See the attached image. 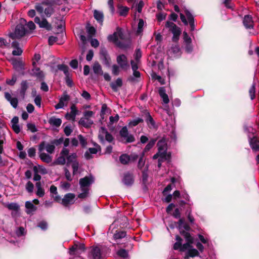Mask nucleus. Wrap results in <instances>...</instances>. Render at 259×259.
Segmentation results:
<instances>
[{
    "instance_id": "44",
    "label": "nucleus",
    "mask_w": 259,
    "mask_h": 259,
    "mask_svg": "<svg viewBox=\"0 0 259 259\" xmlns=\"http://www.w3.org/2000/svg\"><path fill=\"white\" fill-rule=\"evenodd\" d=\"M44 13L47 17H50L54 13V9L52 6H48L45 9Z\"/></svg>"
},
{
    "instance_id": "7",
    "label": "nucleus",
    "mask_w": 259,
    "mask_h": 259,
    "mask_svg": "<svg viewBox=\"0 0 259 259\" xmlns=\"http://www.w3.org/2000/svg\"><path fill=\"white\" fill-rule=\"evenodd\" d=\"M119 135L122 138L125 139V141L123 142L125 144L132 143L135 141V137L133 135L128 134L127 128L125 126L120 130Z\"/></svg>"
},
{
    "instance_id": "24",
    "label": "nucleus",
    "mask_w": 259,
    "mask_h": 259,
    "mask_svg": "<svg viewBox=\"0 0 259 259\" xmlns=\"http://www.w3.org/2000/svg\"><path fill=\"white\" fill-rule=\"evenodd\" d=\"M28 87L27 80H24L21 81L20 84V94L23 98H24L26 92L28 89Z\"/></svg>"
},
{
    "instance_id": "39",
    "label": "nucleus",
    "mask_w": 259,
    "mask_h": 259,
    "mask_svg": "<svg viewBox=\"0 0 259 259\" xmlns=\"http://www.w3.org/2000/svg\"><path fill=\"white\" fill-rule=\"evenodd\" d=\"M119 10V15L123 17H125L127 15L129 11V8L125 6H119L118 7Z\"/></svg>"
},
{
    "instance_id": "18",
    "label": "nucleus",
    "mask_w": 259,
    "mask_h": 259,
    "mask_svg": "<svg viewBox=\"0 0 259 259\" xmlns=\"http://www.w3.org/2000/svg\"><path fill=\"white\" fill-rule=\"evenodd\" d=\"M70 113H67L65 117L68 120H74L75 116L77 113L78 110L74 104H72L70 107Z\"/></svg>"
},
{
    "instance_id": "46",
    "label": "nucleus",
    "mask_w": 259,
    "mask_h": 259,
    "mask_svg": "<svg viewBox=\"0 0 259 259\" xmlns=\"http://www.w3.org/2000/svg\"><path fill=\"white\" fill-rule=\"evenodd\" d=\"M117 254L122 258H126L128 257V252L124 249H120L117 252Z\"/></svg>"
},
{
    "instance_id": "32",
    "label": "nucleus",
    "mask_w": 259,
    "mask_h": 259,
    "mask_svg": "<svg viewBox=\"0 0 259 259\" xmlns=\"http://www.w3.org/2000/svg\"><path fill=\"white\" fill-rule=\"evenodd\" d=\"M119 159L121 164L125 165L129 163L131 158L128 155L126 154H122L119 156Z\"/></svg>"
},
{
    "instance_id": "13",
    "label": "nucleus",
    "mask_w": 259,
    "mask_h": 259,
    "mask_svg": "<svg viewBox=\"0 0 259 259\" xmlns=\"http://www.w3.org/2000/svg\"><path fill=\"white\" fill-rule=\"evenodd\" d=\"M75 197V195L73 193H67L65 194L63 198L62 199L61 203L64 206H67L69 204L73 203Z\"/></svg>"
},
{
    "instance_id": "53",
    "label": "nucleus",
    "mask_w": 259,
    "mask_h": 259,
    "mask_svg": "<svg viewBox=\"0 0 259 259\" xmlns=\"http://www.w3.org/2000/svg\"><path fill=\"white\" fill-rule=\"evenodd\" d=\"M37 227L42 230H46L48 228V223L47 222L42 221L38 223Z\"/></svg>"
},
{
    "instance_id": "27",
    "label": "nucleus",
    "mask_w": 259,
    "mask_h": 259,
    "mask_svg": "<svg viewBox=\"0 0 259 259\" xmlns=\"http://www.w3.org/2000/svg\"><path fill=\"white\" fill-rule=\"evenodd\" d=\"M148 165H147L142 170V184L144 185L145 188L147 187V184L148 183V174L147 171L148 170Z\"/></svg>"
},
{
    "instance_id": "59",
    "label": "nucleus",
    "mask_w": 259,
    "mask_h": 259,
    "mask_svg": "<svg viewBox=\"0 0 259 259\" xmlns=\"http://www.w3.org/2000/svg\"><path fill=\"white\" fill-rule=\"evenodd\" d=\"M70 96L67 94L66 92H64L59 100L60 101H62V102L64 103L65 101L68 102L70 100Z\"/></svg>"
},
{
    "instance_id": "15",
    "label": "nucleus",
    "mask_w": 259,
    "mask_h": 259,
    "mask_svg": "<svg viewBox=\"0 0 259 259\" xmlns=\"http://www.w3.org/2000/svg\"><path fill=\"white\" fill-rule=\"evenodd\" d=\"M30 74L32 76L36 77L39 81H42L45 79V73L40 69V68H32Z\"/></svg>"
},
{
    "instance_id": "19",
    "label": "nucleus",
    "mask_w": 259,
    "mask_h": 259,
    "mask_svg": "<svg viewBox=\"0 0 259 259\" xmlns=\"http://www.w3.org/2000/svg\"><path fill=\"white\" fill-rule=\"evenodd\" d=\"M185 14L188 19V23L191 27V31H193L195 29V20L193 16L188 10H185Z\"/></svg>"
},
{
    "instance_id": "12",
    "label": "nucleus",
    "mask_w": 259,
    "mask_h": 259,
    "mask_svg": "<svg viewBox=\"0 0 259 259\" xmlns=\"http://www.w3.org/2000/svg\"><path fill=\"white\" fill-rule=\"evenodd\" d=\"M45 148H46V151L52 154L54 153L55 149V146L50 143V144H48L47 145H46V142L45 141H42L40 142L38 146V150L40 152L42 151Z\"/></svg>"
},
{
    "instance_id": "56",
    "label": "nucleus",
    "mask_w": 259,
    "mask_h": 259,
    "mask_svg": "<svg viewBox=\"0 0 259 259\" xmlns=\"http://www.w3.org/2000/svg\"><path fill=\"white\" fill-rule=\"evenodd\" d=\"M64 139L63 137L59 138V139H55L51 141V143L53 144L55 146H59L63 142Z\"/></svg>"
},
{
    "instance_id": "30",
    "label": "nucleus",
    "mask_w": 259,
    "mask_h": 259,
    "mask_svg": "<svg viewBox=\"0 0 259 259\" xmlns=\"http://www.w3.org/2000/svg\"><path fill=\"white\" fill-rule=\"evenodd\" d=\"M4 206L9 210L18 211L20 209V206L17 203L11 202L10 203L6 204Z\"/></svg>"
},
{
    "instance_id": "3",
    "label": "nucleus",
    "mask_w": 259,
    "mask_h": 259,
    "mask_svg": "<svg viewBox=\"0 0 259 259\" xmlns=\"http://www.w3.org/2000/svg\"><path fill=\"white\" fill-rule=\"evenodd\" d=\"M27 30L22 24H18L15 28L14 32H11L9 36L12 39H20L25 35Z\"/></svg>"
},
{
    "instance_id": "64",
    "label": "nucleus",
    "mask_w": 259,
    "mask_h": 259,
    "mask_svg": "<svg viewBox=\"0 0 259 259\" xmlns=\"http://www.w3.org/2000/svg\"><path fill=\"white\" fill-rule=\"evenodd\" d=\"M27 152L30 157H33L35 155L36 150L34 147H31L28 149Z\"/></svg>"
},
{
    "instance_id": "1",
    "label": "nucleus",
    "mask_w": 259,
    "mask_h": 259,
    "mask_svg": "<svg viewBox=\"0 0 259 259\" xmlns=\"http://www.w3.org/2000/svg\"><path fill=\"white\" fill-rule=\"evenodd\" d=\"M109 42H113L116 47L122 49L126 50L131 47V42L130 39H125L124 35L122 28L117 27L112 34L107 37Z\"/></svg>"
},
{
    "instance_id": "14",
    "label": "nucleus",
    "mask_w": 259,
    "mask_h": 259,
    "mask_svg": "<svg viewBox=\"0 0 259 259\" xmlns=\"http://www.w3.org/2000/svg\"><path fill=\"white\" fill-rule=\"evenodd\" d=\"M94 182V178L90 176L89 177L85 176L79 180V183L80 187H89Z\"/></svg>"
},
{
    "instance_id": "21",
    "label": "nucleus",
    "mask_w": 259,
    "mask_h": 259,
    "mask_svg": "<svg viewBox=\"0 0 259 259\" xmlns=\"http://www.w3.org/2000/svg\"><path fill=\"white\" fill-rule=\"evenodd\" d=\"M249 143L253 151H259V140L255 137L250 138Z\"/></svg>"
},
{
    "instance_id": "5",
    "label": "nucleus",
    "mask_w": 259,
    "mask_h": 259,
    "mask_svg": "<svg viewBox=\"0 0 259 259\" xmlns=\"http://www.w3.org/2000/svg\"><path fill=\"white\" fill-rule=\"evenodd\" d=\"M57 67L58 70L64 72L65 75V81L66 84L69 87H72L73 83L72 79L70 78V73L68 71V66L66 65L62 64L58 65Z\"/></svg>"
},
{
    "instance_id": "37",
    "label": "nucleus",
    "mask_w": 259,
    "mask_h": 259,
    "mask_svg": "<svg viewBox=\"0 0 259 259\" xmlns=\"http://www.w3.org/2000/svg\"><path fill=\"white\" fill-rule=\"evenodd\" d=\"M25 207L29 209V210L26 211L27 214H29L30 212L34 211L36 210V206H35L32 202L28 201L25 202Z\"/></svg>"
},
{
    "instance_id": "6",
    "label": "nucleus",
    "mask_w": 259,
    "mask_h": 259,
    "mask_svg": "<svg viewBox=\"0 0 259 259\" xmlns=\"http://www.w3.org/2000/svg\"><path fill=\"white\" fill-rule=\"evenodd\" d=\"M12 64L13 68L19 73L23 76L25 75V63L22 61L18 60L16 59L12 60Z\"/></svg>"
},
{
    "instance_id": "58",
    "label": "nucleus",
    "mask_w": 259,
    "mask_h": 259,
    "mask_svg": "<svg viewBox=\"0 0 259 259\" xmlns=\"http://www.w3.org/2000/svg\"><path fill=\"white\" fill-rule=\"evenodd\" d=\"M27 127L28 130H30L32 133H35L37 131V130L33 123H27Z\"/></svg>"
},
{
    "instance_id": "61",
    "label": "nucleus",
    "mask_w": 259,
    "mask_h": 259,
    "mask_svg": "<svg viewBox=\"0 0 259 259\" xmlns=\"http://www.w3.org/2000/svg\"><path fill=\"white\" fill-rule=\"evenodd\" d=\"M185 51L188 53H190L193 51V47L191 42H186L185 46Z\"/></svg>"
},
{
    "instance_id": "49",
    "label": "nucleus",
    "mask_w": 259,
    "mask_h": 259,
    "mask_svg": "<svg viewBox=\"0 0 259 259\" xmlns=\"http://www.w3.org/2000/svg\"><path fill=\"white\" fill-rule=\"evenodd\" d=\"M144 22L142 19H140L138 24L137 33L139 34L143 31V27L144 26Z\"/></svg>"
},
{
    "instance_id": "10",
    "label": "nucleus",
    "mask_w": 259,
    "mask_h": 259,
    "mask_svg": "<svg viewBox=\"0 0 259 259\" xmlns=\"http://www.w3.org/2000/svg\"><path fill=\"white\" fill-rule=\"evenodd\" d=\"M34 22L39 25L40 28H45L48 31H50L52 29V25L50 24L47 20L45 18H43L42 20H40L38 17H36L34 18Z\"/></svg>"
},
{
    "instance_id": "38",
    "label": "nucleus",
    "mask_w": 259,
    "mask_h": 259,
    "mask_svg": "<svg viewBox=\"0 0 259 259\" xmlns=\"http://www.w3.org/2000/svg\"><path fill=\"white\" fill-rule=\"evenodd\" d=\"M158 152L160 154L162 153L163 151H167L166 145L161 141L157 143Z\"/></svg>"
},
{
    "instance_id": "43",
    "label": "nucleus",
    "mask_w": 259,
    "mask_h": 259,
    "mask_svg": "<svg viewBox=\"0 0 259 259\" xmlns=\"http://www.w3.org/2000/svg\"><path fill=\"white\" fill-rule=\"evenodd\" d=\"M160 159H163V161L168 160L171 158V153H167V151H163L162 153H160Z\"/></svg>"
},
{
    "instance_id": "42",
    "label": "nucleus",
    "mask_w": 259,
    "mask_h": 259,
    "mask_svg": "<svg viewBox=\"0 0 259 259\" xmlns=\"http://www.w3.org/2000/svg\"><path fill=\"white\" fill-rule=\"evenodd\" d=\"M140 76H141V73L139 71H138V70L133 71V76H130V77H128V78L127 79V81L131 82H134L135 81V77L139 78V77H140Z\"/></svg>"
},
{
    "instance_id": "60",
    "label": "nucleus",
    "mask_w": 259,
    "mask_h": 259,
    "mask_svg": "<svg viewBox=\"0 0 259 259\" xmlns=\"http://www.w3.org/2000/svg\"><path fill=\"white\" fill-rule=\"evenodd\" d=\"M58 37L54 36H51L49 37L48 43L50 46L53 45L55 42L58 41Z\"/></svg>"
},
{
    "instance_id": "16",
    "label": "nucleus",
    "mask_w": 259,
    "mask_h": 259,
    "mask_svg": "<svg viewBox=\"0 0 259 259\" xmlns=\"http://www.w3.org/2000/svg\"><path fill=\"white\" fill-rule=\"evenodd\" d=\"M91 253L93 259H101L103 257V253L101 252L100 248L98 246H92Z\"/></svg>"
},
{
    "instance_id": "52",
    "label": "nucleus",
    "mask_w": 259,
    "mask_h": 259,
    "mask_svg": "<svg viewBox=\"0 0 259 259\" xmlns=\"http://www.w3.org/2000/svg\"><path fill=\"white\" fill-rule=\"evenodd\" d=\"M78 138L81 146L82 147H85L86 145H87V140L84 138V137L81 135H79L78 136Z\"/></svg>"
},
{
    "instance_id": "51",
    "label": "nucleus",
    "mask_w": 259,
    "mask_h": 259,
    "mask_svg": "<svg viewBox=\"0 0 259 259\" xmlns=\"http://www.w3.org/2000/svg\"><path fill=\"white\" fill-rule=\"evenodd\" d=\"M34 185L31 181H28L26 185V189L29 193H32L33 191Z\"/></svg>"
},
{
    "instance_id": "62",
    "label": "nucleus",
    "mask_w": 259,
    "mask_h": 259,
    "mask_svg": "<svg viewBox=\"0 0 259 259\" xmlns=\"http://www.w3.org/2000/svg\"><path fill=\"white\" fill-rule=\"evenodd\" d=\"M76 153H72L71 155H68L67 157V164L73 162V160L76 159Z\"/></svg>"
},
{
    "instance_id": "23",
    "label": "nucleus",
    "mask_w": 259,
    "mask_h": 259,
    "mask_svg": "<svg viewBox=\"0 0 259 259\" xmlns=\"http://www.w3.org/2000/svg\"><path fill=\"white\" fill-rule=\"evenodd\" d=\"M94 17L99 23L101 25L103 24L104 16L102 12L95 10L94 11Z\"/></svg>"
},
{
    "instance_id": "29",
    "label": "nucleus",
    "mask_w": 259,
    "mask_h": 259,
    "mask_svg": "<svg viewBox=\"0 0 259 259\" xmlns=\"http://www.w3.org/2000/svg\"><path fill=\"white\" fill-rule=\"evenodd\" d=\"M122 85V80L120 78H118L115 82H111L110 83V87L112 90L114 92H116L118 91V88L121 87Z\"/></svg>"
},
{
    "instance_id": "41",
    "label": "nucleus",
    "mask_w": 259,
    "mask_h": 259,
    "mask_svg": "<svg viewBox=\"0 0 259 259\" xmlns=\"http://www.w3.org/2000/svg\"><path fill=\"white\" fill-rule=\"evenodd\" d=\"M144 153H142L139 159L137 165L138 168L141 170H143V168L144 167L145 164V161L144 160Z\"/></svg>"
},
{
    "instance_id": "8",
    "label": "nucleus",
    "mask_w": 259,
    "mask_h": 259,
    "mask_svg": "<svg viewBox=\"0 0 259 259\" xmlns=\"http://www.w3.org/2000/svg\"><path fill=\"white\" fill-rule=\"evenodd\" d=\"M116 61L121 69L127 70L129 68L127 58L125 55H118L116 58Z\"/></svg>"
},
{
    "instance_id": "11",
    "label": "nucleus",
    "mask_w": 259,
    "mask_h": 259,
    "mask_svg": "<svg viewBox=\"0 0 259 259\" xmlns=\"http://www.w3.org/2000/svg\"><path fill=\"white\" fill-rule=\"evenodd\" d=\"M142 116L145 118V120L150 128L155 126V122L147 110H144L142 111Z\"/></svg>"
},
{
    "instance_id": "4",
    "label": "nucleus",
    "mask_w": 259,
    "mask_h": 259,
    "mask_svg": "<svg viewBox=\"0 0 259 259\" xmlns=\"http://www.w3.org/2000/svg\"><path fill=\"white\" fill-rule=\"evenodd\" d=\"M122 183L126 187H131L135 182V176L131 171H127L122 174Z\"/></svg>"
},
{
    "instance_id": "31",
    "label": "nucleus",
    "mask_w": 259,
    "mask_h": 259,
    "mask_svg": "<svg viewBox=\"0 0 259 259\" xmlns=\"http://www.w3.org/2000/svg\"><path fill=\"white\" fill-rule=\"evenodd\" d=\"M126 235V232L124 231L116 230L114 234L113 238L115 240L121 239L124 238Z\"/></svg>"
},
{
    "instance_id": "35",
    "label": "nucleus",
    "mask_w": 259,
    "mask_h": 259,
    "mask_svg": "<svg viewBox=\"0 0 259 259\" xmlns=\"http://www.w3.org/2000/svg\"><path fill=\"white\" fill-rule=\"evenodd\" d=\"M39 157L43 162L47 163H50L52 160V156L44 152L39 155Z\"/></svg>"
},
{
    "instance_id": "40",
    "label": "nucleus",
    "mask_w": 259,
    "mask_h": 259,
    "mask_svg": "<svg viewBox=\"0 0 259 259\" xmlns=\"http://www.w3.org/2000/svg\"><path fill=\"white\" fill-rule=\"evenodd\" d=\"M199 254L198 251L195 248H191L189 249L187 252V257H194L195 256H197Z\"/></svg>"
},
{
    "instance_id": "54",
    "label": "nucleus",
    "mask_w": 259,
    "mask_h": 259,
    "mask_svg": "<svg viewBox=\"0 0 259 259\" xmlns=\"http://www.w3.org/2000/svg\"><path fill=\"white\" fill-rule=\"evenodd\" d=\"M192 244L186 242L183 245L182 244L181 248H180V251L184 252L187 249L192 248Z\"/></svg>"
},
{
    "instance_id": "20",
    "label": "nucleus",
    "mask_w": 259,
    "mask_h": 259,
    "mask_svg": "<svg viewBox=\"0 0 259 259\" xmlns=\"http://www.w3.org/2000/svg\"><path fill=\"white\" fill-rule=\"evenodd\" d=\"M18 122L19 118L18 116H14L11 120L12 128L16 134H19L21 131L20 126L18 125Z\"/></svg>"
},
{
    "instance_id": "47",
    "label": "nucleus",
    "mask_w": 259,
    "mask_h": 259,
    "mask_svg": "<svg viewBox=\"0 0 259 259\" xmlns=\"http://www.w3.org/2000/svg\"><path fill=\"white\" fill-rule=\"evenodd\" d=\"M87 31L90 37H92L96 33V30L93 26H87Z\"/></svg>"
},
{
    "instance_id": "57",
    "label": "nucleus",
    "mask_w": 259,
    "mask_h": 259,
    "mask_svg": "<svg viewBox=\"0 0 259 259\" xmlns=\"http://www.w3.org/2000/svg\"><path fill=\"white\" fill-rule=\"evenodd\" d=\"M66 160L63 156H59L56 162H55L56 164L64 165L65 163Z\"/></svg>"
},
{
    "instance_id": "34",
    "label": "nucleus",
    "mask_w": 259,
    "mask_h": 259,
    "mask_svg": "<svg viewBox=\"0 0 259 259\" xmlns=\"http://www.w3.org/2000/svg\"><path fill=\"white\" fill-rule=\"evenodd\" d=\"M156 141V139H152L150 140L149 143L145 146V148L143 150V151L142 153H144V155H145V153L149 151L155 145V142Z\"/></svg>"
},
{
    "instance_id": "45",
    "label": "nucleus",
    "mask_w": 259,
    "mask_h": 259,
    "mask_svg": "<svg viewBox=\"0 0 259 259\" xmlns=\"http://www.w3.org/2000/svg\"><path fill=\"white\" fill-rule=\"evenodd\" d=\"M249 94L251 100L255 97V85L253 83L249 90Z\"/></svg>"
},
{
    "instance_id": "26",
    "label": "nucleus",
    "mask_w": 259,
    "mask_h": 259,
    "mask_svg": "<svg viewBox=\"0 0 259 259\" xmlns=\"http://www.w3.org/2000/svg\"><path fill=\"white\" fill-rule=\"evenodd\" d=\"M79 124L85 128H90L94 123L93 121L88 118H81L78 122Z\"/></svg>"
},
{
    "instance_id": "36",
    "label": "nucleus",
    "mask_w": 259,
    "mask_h": 259,
    "mask_svg": "<svg viewBox=\"0 0 259 259\" xmlns=\"http://www.w3.org/2000/svg\"><path fill=\"white\" fill-rule=\"evenodd\" d=\"M143 122L144 120L142 118L138 117L136 119H134L132 120H131L128 122V126L129 127H133L137 126L140 123H143Z\"/></svg>"
},
{
    "instance_id": "28",
    "label": "nucleus",
    "mask_w": 259,
    "mask_h": 259,
    "mask_svg": "<svg viewBox=\"0 0 259 259\" xmlns=\"http://www.w3.org/2000/svg\"><path fill=\"white\" fill-rule=\"evenodd\" d=\"M48 122L51 125L58 127L62 123V120L60 118H56L55 116H53L50 118Z\"/></svg>"
},
{
    "instance_id": "2",
    "label": "nucleus",
    "mask_w": 259,
    "mask_h": 259,
    "mask_svg": "<svg viewBox=\"0 0 259 259\" xmlns=\"http://www.w3.org/2000/svg\"><path fill=\"white\" fill-rule=\"evenodd\" d=\"M165 26L166 28H168L169 31L173 34L172 37V41L177 42L182 32L181 28L177 26L174 23L169 21H166Z\"/></svg>"
},
{
    "instance_id": "22",
    "label": "nucleus",
    "mask_w": 259,
    "mask_h": 259,
    "mask_svg": "<svg viewBox=\"0 0 259 259\" xmlns=\"http://www.w3.org/2000/svg\"><path fill=\"white\" fill-rule=\"evenodd\" d=\"M158 93L164 104H167L169 102L168 95L166 94V91L164 87H160L158 90Z\"/></svg>"
},
{
    "instance_id": "17",
    "label": "nucleus",
    "mask_w": 259,
    "mask_h": 259,
    "mask_svg": "<svg viewBox=\"0 0 259 259\" xmlns=\"http://www.w3.org/2000/svg\"><path fill=\"white\" fill-rule=\"evenodd\" d=\"M243 24L246 29H252L253 21L252 16L250 15H245L243 20Z\"/></svg>"
},
{
    "instance_id": "50",
    "label": "nucleus",
    "mask_w": 259,
    "mask_h": 259,
    "mask_svg": "<svg viewBox=\"0 0 259 259\" xmlns=\"http://www.w3.org/2000/svg\"><path fill=\"white\" fill-rule=\"evenodd\" d=\"M10 40L9 42H7V40L3 38L0 37V47L1 48H5V47H9L10 46Z\"/></svg>"
},
{
    "instance_id": "25",
    "label": "nucleus",
    "mask_w": 259,
    "mask_h": 259,
    "mask_svg": "<svg viewBox=\"0 0 259 259\" xmlns=\"http://www.w3.org/2000/svg\"><path fill=\"white\" fill-rule=\"evenodd\" d=\"M180 233L182 236H183L184 237L186 242H188V243L192 244H193L194 239L191 235L190 233L186 232L184 230H180Z\"/></svg>"
},
{
    "instance_id": "48",
    "label": "nucleus",
    "mask_w": 259,
    "mask_h": 259,
    "mask_svg": "<svg viewBox=\"0 0 259 259\" xmlns=\"http://www.w3.org/2000/svg\"><path fill=\"white\" fill-rule=\"evenodd\" d=\"M17 76L15 74L12 75V79H7L6 83L9 85H14L17 81Z\"/></svg>"
},
{
    "instance_id": "63",
    "label": "nucleus",
    "mask_w": 259,
    "mask_h": 259,
    "mask_svg": "<svg viewBox=\"0 0 259 259\" xmlns=\"http://www.w3.org/2000/svg\"><path fill=\"white\" fill-rule=\"evenodd\" d=\"M41 97L40 95H37L34 99V103L38 107L41 106Z\"/></svg>"
},
{
    "instance_id": "33",
    "label": "nucleus",
    "mask_w": 259,
    "mask_h": 259,
    "mask_svg": "<svg viewBox=\"0 0 259 259\" xmlns=\"http://www.w3.org/2000/svg\"><path fill=\"white\" fill-rule=\"evenodd\" d=\"M93 69L94 72L96 74H103V72L102 71L101 66L98 62H95L94 64Z\"/></svg>"
},
{
    "instance_id": "55",
    "label": "nucleus",
    "mask_w": 259,
    "mask_h": 259,
    "mask_svg": "<svg viewBox=\"0 0 259 259\" xmlns=\"http://www.w3.org/2000/svg\"><path fill=\"white\" fill-rule=\"evenodd\" d=\"M179 220L178 222H175V224H178V226L177 227L179 229V230H183L182 229V226L184 225V224L186 223L185 222V219L184 218H179Z\"/></svg>"
},
{
    "instance_id": "9",
    "label": "nucleus",
    "mask_w": 259,
    "mask_h": 259,
    "mask_svg": "<svg viewBox=\"0 0 259 259\" xmlns=\"http://www.w3.org/2000/svg\"><path fill=\"white\" fill-rule=\"evenodd\" d=\"M100 58L105 65L108 66L110 65L111 58L105 48H102L101 49L100 51Z\"/></svg>"
}]
</instances>
